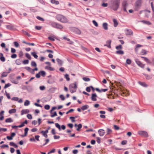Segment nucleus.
<instances>
[{
	"label": "nucleus",
	"instance_id": "1",
	"mask_svg": "<svg viewBox=\"0 0 154 154\" xmlns=\"http://www.w3.org/2000/svg\"><path fill=\"white\" fill-rule=\"evenodd\" d=\"M56 18L58 21L63 23H66L68 22L67 18L61 14H58L56 16Z\"/></svg>",
	"mask_w": 154,
	"mask_h": 154
},
{
	"label": "nucleus",
	"instance_id": "2",
	"mask_svg": "<svg viewBox=\"0 0 154 154\" xmlns=\"http://www.w3.org/2000/svg\"><path fill=\"white\" fill-rule=\"evenodd\" d=\"M77 88V85L75 82L70 84L69 86V90L71 93L75 92Z\"/></svg>",
	"mask_w": 154,
	"mask_h": 154
},
{
	"label": "nucleus",
	"instance_id": "3",
	"mask_svg": "<svg viewBox=\"0 0 154 154\" xmlns=\"http://www.w3.org/2000/svg\"><path fill=\"white\" fill-rule=\"evenodd\" d=\"M142 3V0H137L134 6V10L138 11L140 8Z\"/></svg>",
	"mask_w": 154,
	"mask_h": 154
},
{
	"label": "nucleus",
	"instance_id": "4",
	"mask_svg": "<svg viewBox=\"0 0 154 154\" xmlns=\"http://www.w3.org/2000/svg\"><path fill=\"white\" fill-rule=\"evenodd\" d=\"M128 6V3L126 1H123L122 3V7L124 11L127 12L126 7Z\"/></svg>",
	"mask_w": 154,
	"mask_h": 154
},
{
	"label": "nucleus",
	"instance_id": "5",
	"mask_svg": "<svg viewBox=\"0 0 154 154\" xmlns=\"http://www.w3.org/2000/svg\"><path fill=\"white\" fill-rule=\"evenodd\" d=\"M55 125L56 127L59 129V131H61V129L63 130H64L66 129V127L65 125H62L61 127L60 125L57 123H55Z\"/></svg>",
	"mask_w": 154,
	"mask_h": 154
},
{
	"label": "nucleus",
	"instance_id": "6",
	"mask_svg": "<svg viewBox=\"0 0 154 154\" xmlns=\"http://www.w3.org/2000/svg\"><path fill=\"white\" fill-rule=\"evenodd\" d=\"M135 61L137 64L140 67L142 68H144V64L142 63L138 59H135Z\"/></svg>",
	"mask_w": 154,
	"mask_h": 154
},
{
	"label": "nucleus",
	"instance_id": "7",
	"mask_svg": "<svg viewBox=\"0 0 154 154\" xmlns=\"http://www.w3.org/2000/svg\"><path fill=\"white\" fill-rule=\"evenodd\" d=\"M138 133L140 135L144 136L146 137H147L148 136V133L146 132L145 131H139Z\"/></svg>",
	"mask_w": 154,
	"mask_h": 154
},
{
	"label": "nucleus",
	"instance_id": "8",
	"mask_svg": "<svg viewBox=\"0 0 154 154\" xmlns=\"http://www.w3.org/2000/svg\"><path fill=\"white\" fill-rule=\"evenodd\" d=\"M125 30L126 31V34L127 35H133V32L131 30L129 29H126Z\"/></svg>",
	"mask_w": 154,
	"mask_h": 154
},
{
	"label": "nucleus",
	"instance_id": "9",
	"mask_svg": "<svg viewBox=\"0 0 154 154\" xmlns=\"http://www.w3.org/2000/svg\"><path fill=\"white\" fill-rule=\"evenodd\" d=\"M98 132L99 135L100 136H103L105 133L104 130L102 129H100L98 131Z\"/></svg>",
	"mask_w": 154,
	"mask_h": 154
},
{
	"label": "nucleus",
	"instance_id": "10",
	"mask_svg": "<svg viewBox=\"0 0 154 154\" xmlns=\"http://www.w3.org/2000/svg\"><path fill=\"white\" fill-rule=\"evenodd\" d=\"M72 29L74 32L76 34L80 35L81 33V32L80 30L78 29L75 27H73Z\"/></svg>",
	"mask_w": 154,
	"mask_h": 154
},
{
	"label": "nucleus",
	"instance_id": "11",
	"mask_svg": "<svg viewBox=\"0 0 154 154\" xmlns=\"http://www.w3.org/2000/svg\"><path fill=\"white\" fill-rule=\"evenodd\" d=\"M97 97V96L95 93L93 94H92L91 98V100L94 101H96L97 100L96 97Z\"/></svg>",
	"mask_w": 154,
	"mask_h": 154
},
{
	"label": "nucleus",
	"instance_id": "12",
	"mask_svg": "<svg viewBox=\"0 0 154 154\" xmlns=\"http://www.w3.org/2000/svg\"><path fill=\"white\" fill-rule=\"evenodd\" d=\"M9 73H10V72H4L2 73L1 77L2 78L6 77L8 76V74Z\"/></svg>",
	"mask_w": 154,
	"mask_h": 154
},
{
	"label": "nucleus",
	"instance_id": "13",
	"mask_svg": "<svg viewBox=\"0 0 154 154\" xmlns=\"http://www.w3.org/2000/svg\"><path fill=\"white\" fill-rule=\"evenodd\" d=\"M0 60L3 62H5V58L3 56V54L2 53H0Z\"/></svg>",
	"mask_w": 154,
	"mask_h": 154
},
{
	"label": "nucleus",
	"instance_id": "14",
	"mask_svg": "<svg viewBox=\"0 0 154 154\" xmlns=\"http://www.w3.org/2000/svg\"><path fill=\"white\" fill-rule=\"evenodd\" d=\"M111 43V40H107L106 42V44L104 45L105 46H107L108 48H110V44Z\"/></svg>",
	"mask_w": 154,
	"mask_h": 154
},
{
	"label": "nucleus",
	"instance_id": "15",
	"mask_svg": "<svg viewBox=\"0 0 154 154\" xmlns=\"http://www.w3.org/2000/svg\"><path fill=\"white\" fill-rule=\"evenodd\" d=\"M26 90L29 92H31L32 91L33 89L31 86L29 85L27 86Z\"/></svg>",
	"mask_w": 154,
	"mask_h": 154
},
{
	"label": "nucleus",
	"instance_id": "16",
	"mask_svg": "<svg viewBox=\"0 0 154 154\" xmlns=\"http://www.w3.org/2000/svg\"><path fill=\"white\" fill-rule=\"evenodd\" d=\"M56 61L60 66H61L62 65L63 63V62L62 60L57 58L56 59Z\"/></svg>",
	"mask_w": 154,
	"mask_h": 154
},
{
	"label": "nucleus",
	"instance_id": "17",
	"mask_svg": "<svg viewBox=\"0 0 154 154\" xmlns=\"http://www.w3.org/2000/svg\"><path fill=\"white\" fill-rule=\"evenodd\" d=\"M29 111L28 109H26L25 110H22L21 111V115H23L24 114H26L29 112Z\"/></svg>",
	"mask_w": 154,
	"mask_h": 154
},
{
	"label": "nucleus",
	"instance_id": "18",
	"mask_svg": "<svg viewBox=\"0 0 154 154\" xmlns=\"http://www.w3.org/2000/svg\"><path fill=\"white\" fill-rule=\"evenodd\" d=\"M22 60L20 59H17L15 60V63L17 65H20L21 64Z\"/></svg>",
	"mask_w": 154,
	"mask_h": 154
},
{
	"label": "nucleus",
	"instance_id": "19",
	"mask_svg": "<svg viewBox=\"0 0 154 154\" xmlns=\"http://www.w3.org/2000/svg\"><path fill=\"white\" fill-rule=\"evenodd\" d=\"M141 57L142 58H144V60L147 63H149L150 64H151V62L149 60L148 58L144 57Z\"/></svg>",
	"mask_w": 154,
	"mask_h": 154
},
{
	"label": "nucleus",
	"instance_id": "20",
	"mask_svg": "<svg viewBox=\"0 0 154 154\" xmlns=\"http://www.w3.org/2000/svg\"><path fill=\"white\" fill-rule=\"evenodd\" d=\"M55 28L57 29H62L63 28V26L57 23Z\"/></svg>",
	"mask_w": 154,
	"mask_h": 154
},
{
	"label": "nucleus",
	"instance_id": "21",
	"mask_svg": "<svg viewBox=\"0 0 154 154\" xmlns=\"http://www.w3.org/2000/svg\"><path fill=\"white\" fill-rule=\"evenodd\" d=\"M45 69L51 71H53L54 70V68L48 66L45 67Z\"/></svg>",
	"mask_w": 154,
	"mask_h": 154
},
{
	"label": "nucleus",
	"instance_id": "22",
	"mask_svg": "<svg viewBox=\"0 0 154 154\" xmlns=\"http://www.w3.org/2000/svg\"><path fill=\"white\" fill-rule=\"evenodd\" d=\"M107 26L108 24L107 23H103V27L105 30H107L108 29Z\"/></svg>",
	"mask_w": 154,
	"mask_h": 154
},
{
	"label": "nucleus",
	"instance_id": "23",
	"mask_svg": "<svg viewBox=\"0 0 154 154\" xmlns=\"http://www.w3.org/2000/svg\"><path fill=\"white\" fill-rule=\"evenodd\" d=\"M89 107V106L88 105H84L82 106L81 108V109L83 110H84L88 109Z\"/></svg>",
	"mask_w": 154,
	"mask_h": 154
},
{
	"label": "nucleus",
	"instance_id": "24",
	"mask_svg": "<svg viewBox=\"0 0 154 154\" xmlns=\"http://www.w3.org/2000/svg\"><path fill=\"white\" fill-rule=\"evenodd\" d=\"M16 112V109H12L10 110H9L8 112L10 114H12L13 113H15Z\"/></svg>",
	"mask_w": 154,
	"mask_h": 154
},
{
	"label": "nucleus",
	"instance_id": "25",
	"mask_svg": "<svg viewBox=\"0 0 154 154\" xmlns=\"http://www.w3.org/2000/svg\"><path fill=\"white\" fill-rule=\"evenodd\" d=\"M51 2L54 4H55V5H57L59 4V2L58 1H56L55 0H51Z\"/></svg>",
	"mask_w": 154,
	"mask_h": 154
},
{
	"label": "nucleus",
	"instance_id": "26",
	"mask_svg": "<svg viewBox=\"0 0 154 154\" xmlns=\"http://www.w3.org/2000/svg\"><path fill=\"white\" fill-rule=\"evenodd\" d=\"M116 53L120 55H123L124 54V52L122 50H119L116 51Z\"/></svg>",
	"mask_w": 154,
	"mask_h": 154
},
{
	"label": "nucleus",
	"instance_id": "27",
	"mask_svg": "<svg viewBox=\"0 0 154 154\" xmlns=\"http://www.w3.org/2000/svg\"><path fill=\"white\" fill-rule=\"evenodd\" d=\"M138 83L140 85L142 86H143L146 87L147 86V85L144 82H139Z\"/></svg>",
	"mask_w": 154,
	"mask_h": 154
},
{
	"label": "nucleus",
	"instance_id": "28",
	"mask_svg": "<svg viewBox=\"0 0 154 154\" xmlns=\"http://www.w3.org/2000/svg\"><path fill=\"white\" fill-rule=\"evenodd\" d=\"M5 122H13V120L11 118H9L6 119L5 120Z\"/></svg>",
	"mask_w": 154,
	"mask_h": 154
},
{
	"label": "nucleus",
	"instance_id": "29",
	"mask_svg": "<svg viewBox=\"0 0 154 154\" xmlns=\"http://www.w3.org/2000/svg\"><path fill=\"white\" fill-rule=\"evenodd\" d=\"M145 75L146 79L149 80L152 79V76L151 75H149L147 74H144Z\"/></svg>",
	"mask_w": 154,
	"mask_h": 154
},
{
	"label": "nucleus",
	"instance_id": "30",
	"mask_svg": "<svg viewBox=\"0 0 154 154\" xmlns=\"http://www.w3.org/2000/svg\"><path fill=\"white\" fill-rule=\"evenodd\" d=\"M6 27L8 29L12 30L13 29V26L11 25H8L6 26Z\"/></svg>",
	"mask_w": 154,
	"mask_h": 154
},
{
	"label": "nucleus",
	"instance_id": "31",
	"mask_svg": "<svg viewBox=\"0 0 154 154\" xmlns=\"http://www.w3.org/2000/svg\"><path fill=\"white\" fill-rule=\"evenodd\" d=\"M141 22L147 24L148 25H150L151 24V23L148 21H145L143 20Z\"/></svg>",
	"mask_w": 154,
	"mask_h": 154
},
{
	"label": "nucleus",
	"instance_id": "32",
	"mask_svg": "<svg viewBox=\"0 0 154 154\" xmlns=\"http://www.w3.org/2000/svg\"><path fill=\"white\" fill-rule=\"evenodd\" d=\"M116 10L118 8L120 4V0H116Z\"/></svg>",
	"mask_w": 154,
	"mask_h": 154
},
{
	"label": "nucleus",
	"instance_id": "33",
	"mask_svg": "<svg viewBox=\"0 0 154 154\" xmlns=\"http://www.w3.org/2000/svg\"><path fill=\"white\" fill-rule=\"evenodd\" d=\"M31 55L33 56L35 58L37 59L38 57V56L37 55L35 52H33L31 53Z\"/></svg>",
	"mask_w": 154,
	"mask_h": 154
},
{
	"label": "nucleus",
	"instance_id": "34",
	"mask_svg": "<svg viewBox=\"0 0 154 154\" xmlns=\"http://www.w3.org/2000/svg\"><path fill=\"white\" fill-rule=\"evenodd\" d=\"M7 131V129L6 128H0V134L2 133V132H5Z\"/></svg>",
	"mask_w": 154,
	"mask_h": 154
},
{
	"label": "nucleus",
	"instance_id": "35",
	"mask_svg": "<svg viewBox=\"0 0 154 154\" xmlns=\"http://www.w3.org/2000/svg\"><path fill=\"white\" fill-rule=\"evenodd\" d=\"M40 74L43 77H45V75L46 73L45 71H41L39 72Z\"/></svg>",
	"mask_w": 154,
	"mask_h": 154
},
{
	"label": "nucleus",
	"instance_id": "36",
	"mask_svg": "<svg viewBox=\"0 0 154 154\" xmlns=\"http://www.w3.org/2000/svg\"><path fill=\"white\" fill-rule=\"evenodd\" d=\"M22 32L23 34L26 35H27L28 37H30L31 36V35L27 32H26V31L23 30Z\"/></svg>",
	"mask_w": 154,
	"mask_h": 154
},
{
	"label": "nucleus",
	"instance_id": "37",
	"mask_svg": "<svg viewBox=\"0 0 154 154\" xmlns=\"http://www.w3.org/2000/svg\"><path fill=\"white\" fill-rule=\"evenodd\" d=\"M45 143H44L43 145H42L41 146V147H42L43 146H44L46 145L48 143L49 141V140L48 139H46L45 140Z\"/></svg>",
	"mask_w": 154,
	"mask_h": 154
},
{
	"label": "nucleus",
	"instance_id": "38",
	"mask_svg": "<svg viewBox=\"0 0 154 154\" xmlns=\"http://www.w3.org/2000/svg\"><path fill=\"white\" fill-rule=\"evenodd\" d=\"M141 54L142 55H144L146 54H147V51H146L144 49H142L141 51Z\"/></svg>",
	"mask_w": 154,
	"mask_h": 154
},
{
	"label": "nucleus",
	"instance_id": "39",
	"mask_svg": "<svg viewBox=\"0 0 154 154\" xmlns=\"http://www.w3.org/2000/svg\"><path fill=\"white\" fill-rule=\"evenodd\" d=\"M30 104V102L29 100H26L24 102V105L25 106H27Z\"/></svg>",
	"mask_w": 154,
	"mask_h": 154
},
{
	"label": "nucleus",
	"instance_id": "40",
	"mask_svg": "<svg viewBox=\"0 0 154 154\" xmlns=\"http://www.w3.org/2000/svg\"><path fill=\"white\" fill-rule=\"evenodd\" d=\"M57 23L55 22H52L51 23V25L53 27L55 28Z\"/></svg>",
	"mask_w": 154,
	"mask_h": 154
},
{
	"label": "nucleus",
	"instance_id": "41",
	"mask_svg": "<svg viewBox=\"0 0 154 154\" xmlns=\"http://www.w3.org/2000/svg\"><path fill=\"white\" fill-rule=\"evenodd\" d=\"M64 77L65 79H66V80L68 81H69L70 78L69 77V75L67 74H66L64 75Z\"/></svg>",
	"mask_w": 154,
	"mask_h": 154
},
{
	"label": "nucleus",
	"instance_id": "42",
	"mask_svg": "<svg viewBox=\"0 0 154 154\" xmlns=\"http://www.w3.org/2000/svg\"><path fill=\"white\" fill-rule=\"evenodd\" d=\"M11 82L15 84H17L18 83V82L17 80L12 79H11Z\"/></svg>",
	"mask_w": 154,
	"mask_h": 154
},
{
	"label": "nucleus",
	"instance_id": "43",
	"mask_svg": "<svg viewBox=\"0 0 154 154\" xmlns=\"http://www.w3.org/2000/svg\"><path fill=\"white\" fill-rule=\"evenodd\" d=\"M23 43L29 45H31L32 46H34L35 45V44L33 43H27L25 41H23Z\"/></svg>",
	"mask_w": 154,
	"mask_h": 154
},
{
	"label": "nucleus",
	"instance_id": "44",
	"mask_svg": "<svg viewBox=\"0 0 154 154\" xmlns=\"http://www.w3.org/2000/svg\"><path fill=\"white\" fill-rule=\"evenodd\" d=\"M31 65L32 66L36 67L37 64L34 61H32L31 62Z\"/></svg>",
	"mask_w": 154,
	"mask_h": 154
},
{
	"label": "nucleus",
	"instance_id": "45",
	"mask_svg": "<svg viewBox=\"0 0 154 154\" xmlns=\"http://www.w3.org/2000/svg\"><path fill=\"white\" fill-rule=\"evenodd\" d=\"M14 45L16 48H18L19 46V44L17 42H14Z\"/></svg>",
	"mask_w": 154,
	"mask_h": 154
},
{
	"label": "nucleus",
	"instance_id": "46",
	"mask_svg": "<svg viewBox=\"0 0 154 154\" xmlns=\"http://www.w3.org/2000/svg\"><path fill=\"white\" fill-rule=\"evenodd\" d=\"M36 18L38 20H41L42 21H44V19L43 18H42L39 16L36 17Z\"/></svg>",
	"mask_w": 154,
	"mask_h": 154
},
{
	"label": "nucleus",
	"instance_id": "47",
	"mask_svg": "<svg viewBox=\"0 0 154 154\" xmlns=\"http://www.w3.org/2000/svg\"><path fill=\"white\" fill-rule=\"evenodd\" d=\"M83 79L86 82H88L90 80L89 78L85 77L83 78Z\"/></svg>",
	"mask_w": 154,
	"mask_h": 154
},
{
	"label": "nucleus",
	"instance_id": "48",
	"mask_svg": "<svg viewBox=\"0 0 154 154\" xmlns=\"http://www.w3.org/2000/svg\"><path fill=\"white\" fill-rule=\"evenodd\" d=\"M12 100L17 101L19 100V98L17 97H14L11 98Z\"/></svg>",
	"mask_w": 154,
	"mask_h": 154
},
{
	"label": "nucleus",
	"instance_id": "49",
	"mask_svg": "<svg viewBox=\"0 0 154 154\" xmlns=\"http://www.w3.org/2000/svg\"><path fill=\"white\" fill-rule=\"evenodd\" d=\"M26 57L29 59H31V57L30 55L28 53H26Z\"/></svg>",
	"mask_w": 154,
	"mask_h": 154
},
{
	"label": "nucleus",
	"instance_id": "50",
	"mask_svg": "<svg viewBox=\"0 0 154 154\" xmlns=\"http://www.w3.org/2000/svg\"><path fill=\"white\" fill-rule=\"evenodd\" d=\"M29 63V61L28 60H24L23 61V63L24 64H28Z\"/></svg>",
	"mask_w": 154,
	"mask_h": 154
},
{
	"label": "nucleus",
	"instance_id": "51",
	"mask_svg": "<svg viewBox=\"0 0 154 154\" xmlns=\"http://www.w3.org/2000/svg\"><path fill=\"white\" fill-rule=\"evenodd\" d=\"M126 63L127 64L130 65L131 63V61L130 59H128L126 60Z\"/></svg>",
	"mask_w": 154,
	"mask_h": 154
},
{
	"label": "nucleus",
	"instance_id": "52",
	"mask_svg": "<svg viewBox=\"0 0 154 154\" xmlns=\"http://www.w3.org/2000/svg\"><path fill=\"white\" fill-rule=\"evenodd\" d=\"M122 48V46L121 45H119L116 46V49L117 50L121 49Z\"/></svg>",
	"mask_w": 154,
	"mask_h": 154
},
{
	"label": "nucleus",
	"instance_id": "53",
	"mask_svg": "<svg viewBox=\"0 0 154 154\" xmlns=\"http://www.w3.org/2000/svg\"><path fill=\"white\" fill-rule=\"evenodd\" d=\"M45 109L46 110H48L49 109L50 106L48 105H46L44 106Z\"/></svg>",
	"mask_w": 154,
	"mask_h": 154
},
{
	"label": "nucleus",
	"instance_id": "54",
	"mask_svg": "<svg viewBox=\"0 0 154 154\" xmlns=\"http://www.w3.org/2000/svg\"><path fill=\"white\" fill-rule=\"evenodd\" d=\"M112 132V131L111 129L109 128H107V134H110Z\"/></svg>",
	"mask_w": 154,
	"mask_h": 154
},
{
	"label": "nucleus",
	"instance_id": "55",
	"mask_svg": "<svg viewBox=\"0 0 154 154\" xmlns=\"http://www.w3.org/2000/svg\"><path fill=\"white\" fill-rule=\"evenodd\" d=\"M11 85V84L9 83H8L7 84H5V86L4 87V88L5 89H6V88H7L8 87L10 86Z\"/></svg>",
	"mask_w": 154,
	"mask_h": 154
},
{
	"label": "nucleus",
	"instance_id": "56",
	"mask_svg": "<svg viewBox=\"0 0 154 154\" xmlns=\"http://www.w3.org/2000/svg\"><path fill=\"white\" fill-rule=\"evenodd\" d=\"M39 88L41 90L43 91L45 89V87L44 86H40Z\"/></svg>",
	"mask_w": 154,
	"mask_h": 154
},
{
	"label": "nucleus",
	"instance_id": "57",
	"mask_svg": "<svg viewBox=\"0 0 154 154\" xmlns=\"http://www.w3.org/2000/svg\"><path fill=\"white\" fill-rule=\"evenodd\" d=\"M60 97L61 98L62 100H64L65 99V97L63 94L60 95Z\"/></svg>",
	"mask_w": 154,
	"mask_h": 154
},
{
	"label": "nucleus",
	"instance_id": "58",
	"mask_svg": "<svg viewBox=\"0 0 154 154\" xmlns=\"http://www.w3.org/2000/svg\"><path fill=\"white\" fill-rule=\"evenodd\" d=\"M17 57V55L16 54H12L11 56V58L13 59Z\"/></svg>",
	"mask_w": 154,
	"mask_h": 154
},
{
	"label": "nucleus",
	"instance_id": "59",
	"mask_svg": "<svg viewBox=\"0 0 154 154\" xmlns=\"http://www.w3.org/2000/svg\"><path fill=\"white\" fill-rule=\"evenodd\" d=\"M92 22L94 24V25L96 26H98V24L97 22L95 21V20H93L92 21Z\"/></svg>",
	"mask_w": 154,
	"mask_h": 154
},
{
	"label": "nucleus",
	"instance_id": "60",
	"mask_svg": "<svg viewBox=\"0 0 154 154\" xmlns=\"http://www.w3.org/2000/svg\"><path fill=\"white\" fill-rule=\"evenodd\" d=\"M55 150L54 149H53L52 150L48 152V154H50L51 153H54L55 152Z\"/></svg>",
	"mask_w": 154,
	"mask_h": 154
},
{
	"label": "nucleus",
	"instance_id": "61",
	"mask_svg": "<svg viewBox=\"0 0 154 154\" xmlns=\"http://www.w3.org/2000/svg\"><path fill=\"white\" fill-rule=\"evenodd\" d=\"M27 118L29 119H32V116L30 114H27Z\"/></svg>",
	"mask_w": 154,
	"mask_h": 154
},
{
	"label": "nucleus",
	"instance_id": "62",
	"mask_svg": "<svg viewBox=\"0 0 154 154\" xmlns=\"http://www.w3.org/2000/svg\"><path fill=\"white\" fill-rule=\"evenodd\" d=\"M23 55V53L22 51H20L19 54V57H21Z\"/></svg>",
	"mask_w": 154,
	"mask_h": 154
},
{
	"label": "nucleus",
	"instance_id": "63",
	"mask_svg": "<svg viewBox=\"0 0 154 154\" xmlns=\"http://www.w3.org/2000/svg\"><path fill=\"white\" fill-rule=\"evenodd\" d=\"M40 137V136L38 135H35V138L36 139V140H37L38 141H39V137Z\"/></svg>",
	"mask_w": 154,
	"mask_h": 154
},
{
	"label": "nucleus",
	"instance_id": "64",
	"mask_svg": "<svg viewBox=\"0 0 154 154\" xmlns=\"http://www.w3.org/2000/svg\"><path fill=\"white\" fill-rule=\"evenodd\" d=\"M35 28L37 30H40L41 29L42 27L39 26H36Z\"/></svg>",
	"mask_w": 154,
	"mask_h": 154
}]
</instances>
